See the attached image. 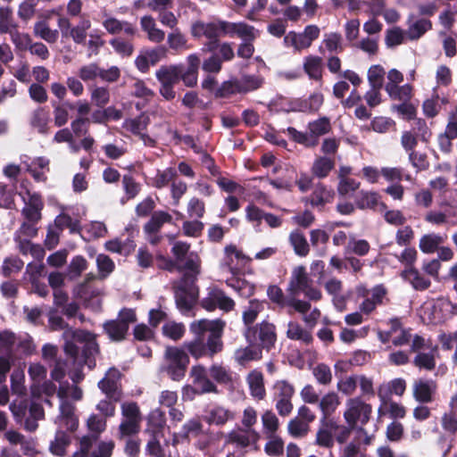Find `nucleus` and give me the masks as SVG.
Wrapping results in <instances>:
<instances>
[{
    "mask_svg": "<svg viewBox=\"0 0 457 457\" xmlns=\"http://www.w3.org/2000/svg\"><path fill=\"white\" fill-rule=\"evenodd\" d=\"M9 34L11 36V40L15 46L16 49L20 51L29 50L33 42L29 34L20 32L16 29H14Z\"/></svg>",
    "mask_w": 457,
    "mask_h": 457,
    "instance_id": "obj_64",
    "label": "nucleus"
},
{
    "mask_svg": "<svg viewBox=\"0 0 457 457\" xmlns=\"http://www.w3.org/2000/svg\"><path fill=\"white\" fill-rule=\"evenodd\" d=\"M208 373L209 371L202 365H195L191 368L190 377L200 394L214 393L217 391L216 386L209 379Z\"/></svg>",
    "mask_w": 457,
    "mask_h": 457,
    "instance_id": "obj_17",
    "label": "nucleus"
},
{
    "mask_svg": "<svg viewBox=\"0 0 457 457\" xmlns=\"http://www.w3.org/2000/svg\"><path fill=\"white\" fill-rule=\"evenodd\" d=\"M225 255L221 262V268L235 275L239 272L251 259L245 256L234 245H228L224 250Z\"/></svg>",
    "mask_w": 457,
    "mask_h": 457,
    "instance_id": "obj_12",
    "label": "nucleus"
},
{
    "mask_svg": "<svg viewBox=\"0 0 457 457\" xmlns=\"http://www.w3.org/2000/svg\"><path fill=\"white\" fill-rule=\"evenodd\" d=\"M204 431V426L199 418L195 417L188 420L181 428L180 436L185 439L191 436L196 437Z\"/></svg>",
    "mask_w": 457,
    "mask_h": 457,
    "instance_id": "obj_47",
    "label": "nucleus"
},
{
    "mask_svg": "<svg viewBox=\"0 0 457 457\" xmlns=\"http://www.w3.org/2000/svg\"><path fill=\"white\" fill-rule=\"evenodd\" d=\"M436 385L430 379H419L413 384V396L420 403H430Z\"/></svg>",
    "mask_w": 457,
    "mask_h": 457,
    "instance_id": "obj_23",
    "label": "nucleus"
},
{
    "mask_svg": "<svg viewBox=\"0 0 457 457\" xmlns=\"http://www.w3.org/2000/svg\"><path fill=\"white\" fill-rule=\"evenodd\" d=\"M198 296V290L192 283L180 282L175 291L176 304L183 314H188Z\"/></svg>",
    "mask_w": 457,
    "mask_h": 457,
    "instance_id": "obj_9",
    "label": "nucleus"
},
{
    "mask_svg": "<svg viewBox=\"0 0 457 457\" xmlns=\"http://www.w3.org/2000/svg\"><path fill=\"white\" fill-rule=\"evenodd\" d=\"M391 324H392L391 330L388 332L387 337H392V343L395 346H401V345H406L407 343H409V341L411 338V335L410 334L409 331L401 329L399 335H395V336L394 335L395 333L397 332V329L400 328L399 320L396 319L392 320Z\"/></svg>",
    "mask_w": 457,
    "mask_h": 457,
    "instance_id": "obj_51",
    "label": "nucleus"
},
{
    "mask_svg": "<svg viewBox=\"0 0 457 457\" xmlns=\"http://www.w3.org/2000/svg\"><path fill=\"white\" fill-rule=\"evenodd\" d=\"M241 93H247L262 87V78L257 75H243L238 79Z\"/></svg>",
    "mask_w": 457,
    "mask_h": 457,
    "instance_id": "obj_57",
    "label": "nucleus"
},
{
    "mask_svg": "<svg viewBox=\"0 0 457 457\" xmlns=\"http://www.w3.org/2000/svg\"><path fill=\"white\" fill-rule=\"evenodd\" d=\"M247 383L251 395L258 400L264 398L266 391L264 388L263 376L260 371L253 370L247 376Z\"/></svg>",
    "mask_w": 457,
    "mask_h": 457,
    "instance_id": "obj_32",
    "label": "nucleus"
},
{
    "mask_svg": "<svg viewBox=\"0 0 457 457\" xmlns=\"http://www.w3.org/2000/svg\"><path fill=\"white\" fill-rule=\"evenodd\" d=\"M289 239L296 254L304 256L308 253L309 245L302 233L294 231L290 234Z\"/></svg>",
    "mask_w": 457,
    "mask_h": 457,
    "instance_id": "obj_62",
    "label": "nucleus"
},
{
    "mask_svg": "<svg viewBox=\"0 0 457 457\" xmlns=\"http://www.w3.org/2000/svg\"><path fill=\"white\" fill-rule=\"evenodd\" d=\"M182 64L162 66L156 71V78L161 84L173 86L180 79Z\"/></svg>",
    "mask_w": 457,
    "mask_h": 457,
    "instance_id": "obj_30",
    "label": "nucleus"
},
{
    "mask_svg": "<svg viewBox=\"0 0 457 457\" xmlns=\"http://www.w3.org/2000/svg\"><path fill=\"white\" fill-rule=\"evenodd\" d=\"M401 277L410 283L415 290L423 291L431 285L430 279L414 267L405 268L401 272Z\"/></svg>",
    "mask_w": 457,
    "mask_h": 457,
    "instance_id": "obj_22",
    "label": "nucleus"
},
{
    "mask_svg": "<svg viewBox=\"0 0 457 457\" xmlns=\"http://www.w3.org/2000/svg\"><path fill=\"white\" fill-rule=\"evenodd\" d=\"M58 429L55 433L54 439L51 441L49 445L50 452L56 456H63L66 453V449L70 445L71 440L70 436L64 431L68 430L66 427H61L59 424Z\"/></svg>",
    "mask_w": 457,
    "mask_h": 457,
    "instance_id": "obj_26",
    "label": "nucleus"
},
{
    "mask_svg": "<svg viewBox=\"0 0 457 457\" xmlns=\"http://www.w3.org/2000/svg\"><path fill=\"white\" fill-rule=\"evenodd\" d=\"M238 37L244 41L253 40L258 33L257 30L253 27L245 22H228L224 21V36Z\"/></svg>",
    "mask_w": 457,
    "mask_h": 457,
    "instance_id": "obj_19",
    "label": "nucleus"
},
{
    "mask_svg": "<svg viewBox=\"0 0 457 457\" xmlns=\"http://www.w3.org/2000/svg\"><path fill=\"white\" fill-rule=\"evenodd\" d=\"M120 371L117 369L112 368L109 369L105 377L98 383V386L102 392L114 402L120 398Z\"/></svg>",
    "mask_w": 457,
    "mask_h": 457,
    "instance_id": "obj_15",
    "label": "nucleus"
},
{
    "mask_svg": "<svg viewBox=\"0 0 457 457\" xmlns=\"http://www.w3.org/2000/svg\"><path fill=\"white\" fill-rule=\"evenodd\" d=\"M319 407L323 414L322 418H328L340 403L338 395L334 392H329L319 400Z\"/></svg>",
    "mask_w": 457,
    "mask_h": 457,
    "instance_id": "obj_44",
    "label": "nucleus"
},
{
    "mask_svg": "<svg viewBox=\"0 0 457 457\" xmlns=\"http://www.w3.org/2000/svg\"><path fill=\"white\" fill-rule=\"evenodd\" d=\"M150 123V118L145 113L133 119H127L123 122V128L136 136L145 132Z\"/></svg>",
    "mask_w": 457,
    "mask_h": 457,
    "instance_id": "obj_37",
    "label": "nucleus"
},
{
    "mask_svg": "<svg viewBox=\"0 0 457 457\" xmlns=\"http://www.w3.org/2000/svg\"><path fill=\"white\" fill-rule=\"evenodd\" d=\"M267 295L270 300L278 306L292 307L295 312L300 313L307 312L311 308V304L308 302L295 298L289 294L287 297H285L282 290L277 286H270L267 290Z\"/></svg>",
    "mask_w": 457,
    "mask_h": 457,
    "instance_id": "obj_10",
    "label": "nucleus"
},
{
    "mask_svg": "<svg viewBox=\"0 0 457 457\" xmlns=\"http://www.w3.org/2000/svg\"><path fill=\"white\" fill-rule=\"evenodd\" d=\"M234 417L231 411L222 406H213L206 411L204 420L210 425L221 426L233 420Z\"/></svg>",
    "mask_w": 457,
    "mask_h": 457,
    "instance_id": "obj_28",
    "label": "nucleus"
},
{
    "mask_svg": "<svg viewBox=\"0 0 457 457\" xmlns=\"http://www.w3.org/2000/svg\"><path fill=\"white\" fill-rule=\"evenodd\" d=\"M405 389V380L400 378H395L388 383L380 385L378 389V395L381 401H384L389 393L401 396L403 395Z\"/></svg>",
    "mask_w": 457,
    "mask_h": 457,
    "instance_id": "obj_33",
    "label": "nucleus"
},
{
    "mask_svg": "<svg viewBox=\"0 0 457 457\" xmlns=\"http://www.w3.org/2000/svg\"><path fill=\"white\" fill-rule=\"evenodd\" d=\"M201 305L209 312L214 311L216 308L229 312L235 307V302L222 290L217 287H210L207 295L202 299Z\"/></svg>",
    "mask_w": 457,
    "mask_h": 457,
    "instance_id": "obj_8",
    "label": "nucleus"
},
{
    "mask_svg": "<svg viewBox=\"0 0 457 457\" xmlns=\"http://www.w3.org/2000/svg\"><path fill=\"white\" fill-rule=\"evenodd\" d=\"M87 266L88 263L83 256H74L68 266L67 275L70 279H75L87 269Z\"/></svg>",
    "mask_w": 457,
    "mask_h": 457,
    "instance_id": "obj_54",
    "label": "nucleus"
},
{
    "mask_svg": "<svg viewBox=\"0 0 457 457\" xmlns=\"http://www.w3.org/2000/svg\"><path fill=\"white\" fill-rule=\"evenodd\" d=\"M122 420L141 422V413L138 405L134 402H127L121 404Z\"/></svg>",
    "mask_w": 457,
    "mask_h": 457,
    "instance_id": "obj_56",
    "label": "nucleus"
},
{
    "mask_svg": "<svg viewBox=\"0 0 457 457\" xmlns=\"http://www.w3.org/2000/svg\"><path fill=\"white\" fill-rule=\"evenodd\" d=\"M251 334L253 336L257 334L258 339L263 348L269 350L271 348L276 340L277 335L275 331V326L268 321H262L255 328H248L245 332V337L249 343H251Z\"/></svg>",
    "mask_w": 457,
    "mask_h": 457,
    "instance_id": "obj_14",
    "label": "nucleus"
},
{
    "mask_svg": "<svg viewBox=\"0 0 457 457\" xmlns=\"http://www.w3.org/2000/svg\"><path fill=\"white\" fill-rule=\"evenodd\" d=\"M331 129L330 120L327 117H321L318 120L309 122L308 131L310 137L319 142V137L328 133Z\"/></svg>",
    "mask_w": 457,
    "mask_h": 457,
    "instance_id": "obj_43",
    "label": "nucleus"
},
{
    "mask_svg": "<svg viewBox=\"0 0 457 457\" xmlns=\"http://www.w3.org/2000/svg\"><path fill=\"white\" fill-rule=\"evenodd\" d=\"M303 69L310 79L320 81L323 75V60L317 55H307L303 58Z\"/></svg>",
    "mask_w": 457,
    "mask_h": 457,
    "instance_id": "obj_24",
    "label": "nucleus"
},
{
    "mask_svg": "<svg viewBox=\"0 0 457 457\" xmlns=\"http://www.w3.org/2000/svg\"><path fill=\"white\" fill-rule=\"evenodd\" d=\"M272 389L277 411L282 417L288 416L293 411L292 397L295 395L293 385L287 380H278Z\"/></svg>",
    "mask_w": 457,
    "mask_h": 457,
    "instance_id": "obj_7",
    "label": "nucleus"
},
{
    "mask_svg": "<svg viewBox=\"0 0 457 457\" xmlns=\"http://www.w3.org/2000/svg\"><path fill=\"white\" fill-rule=\"evenodd\" d=\"M433 307L436 312H442L440 316L434 317L435 321H441L443 320H445L452 316L453 314H455L457 312V305L453 304L447 298L437 299Z\"/></svg>",
    "mask_w": 457,
    "mask_h": 457,
    "instance_id": "obj_45",
    "label": "nucleus"
},
{
    "mask_svg": "<svg viewBox=\"0 0 457 457\" xmlns=\"http://www.w3.org/2000/svg\"><path fill=\"white\" fill-rule=\"evenodd\" d=\"M16 28L10 7H0V33H10Z\"/></svg>",
    "mask_w": 457,
    "mask_h": 457,
    "instance_id": "obj_59",
    "label": "nucleus"
},
{
    "mask_svg": "<svg viewBox=\"0 0 457 457\" xmlns=\"http://www.w3.org/2000/svg\"><path fill=\"white\" fill-rule=\"evenodd\" d=\"M184 262V264H181V270H187V273L181 282L195 284L196 277L200 273L201 260L196 253H189Z\"/></svg>",
    "mask_w": 457,
    "mask_h": 457,
    "instance_id": "obj_27",
    "label": "nucleus"
},
{
    "mask_svg": "<svg viewBox=\"0 0 457 457\" xmlns=\"http://www.w3.org/2000/svg\"><path fill=\"white\" fill-rule=\"evenodd\" d=\"M264 310V303L258 300H251L243 312V321L246 326L253 324L260 312Z\"/></svg>",
    "mask_w": 457,
    "mask_h": 457,
    "instance_id": "obj_48",
    "label": "nucleus"
},
{
    "mask_svg": "<svg viewBox=\"0 0 457 457\" xmlns=\"http://www.w3.org/2000/svg\"><path fill=\"white\" fill-rule=\"evenodd\" d=\"M381 402L382 403L378 409L380 416L388 414L392 419H403L405 416L406 410L402 404L387 401L386 398Z\"/></svg>",
    "mask_w": 457,
    "mask_h": 457,
    "instance_id": "obj_42",
    "label": "nucleus"
},
{
    "mask_svg": "<svg viewBox=\"0 0 457 457\" xmlns=\"http://www.w3.org/2000/svg\"><path fill=\"white\" fill-rule=\"evenodd\" d=\"M62 337L65 340V353L72 358L74 365L78 366L69 372L72 382L77 384L84 378L81 370L82 366L85 364L89 369H92L96 365L92 357L97 353L98 345L94 335L86 330L68 329Z\"/></svg>",
    "mask_w": 457,
    "mask_h": 457,
    "instance_id": "obj_2",
    "label": "nucleus"
},
{
    "mask_svg": "<svg viewBox=\"0 0 457 457\" xmlns=\"http://www.w3.org/2000/svg\"><path fill=\"white\" fill-rule=\"evenodd\" d=\"M140 25L151 42L161 43L164 40L165 32L157 27L155 20L152 16H143L140 19Z\"/></svg>",
    "mask_w": 457,
    "mask_h": 457,
    "instance_id": "obj_29",
    "label": "nucleus"
},
{
    "mask_svg": "<svg viewBox=\"0 0 457 457\" xmlns=\"http://www.w3.org/2000/svg\"><path fill=\"white\" fill-rule=\"evenodd\" d=\"M287 337L289 339L297 340L306 345L312 343L313 339L310 331L303 328L300 324L295 321L288 322Z\"/></svg>",
    "mask_w": 457,
    "mask_h": 457,
    "instance_id": "obj_41",
    "label": "nucleus"
},
{
    "mask_svg": "<svg viewBox=\"0 0 457 457\" xmlns=\"http://www.w3.org/2000/svg\"><path fill=\"white\" fill-rule=\"evenodd\" d=\"M284 45L286 47H293L296 52H301L311 46L303 33L295 31H290L284 37Z\"/></svg>",
    "mask_w": 457,
    "mask_h": 457,
    "instance_id": "obj_46",
    "label": "nucleus"
},
{
    "mask_svg": "<svg viewBox=\"0 0 457 457\" xmlns=\"http://www.w3.org/2000/svg\"><path fill=\"white\" fill-rule=\"evenodd\" d=\"M104 329L108 337L113 341H120L125 338L129 330L127 325L122 321L112 320L104 324Z\"/></svg>",
    "mask_w": 457,
    "mask_h": 457,
    "instance_id": "obj_39",
    "label": "nucleus"
},
{
    "mask_svg": "<svg viewBox=\"0 0 457 457\" xmlns=\"http://www.w3.org/2000/svg\"><path fill=\"white\" fill-rule=\"evenodd\" d=\"M259 437V433L254 428H238L227 435L226 442L240 447H246L256 443Z\"/></svg>",
    "mask_w": 457,
    "mask_h": 457,
    "instance_id": "obj_16",
    "label": "nucleus"
},
{
    "mask_svg": "<svg viewBox=\"0 0 457 457\" xmlns=\"http://www.w3.org/2000/svg\"><path fill=\"white\" fill-rule=\"evenodd\" d=\"M334 168V161L328 157L317 158L312 167V174L318 178H325Z\"/></svg>",
    "mask_w": 457,
    "mask_h": 457,
    "instance_id": "obj_49",
    "label": "nucleus"
},
{
    "mask_svg": "<svg viewBox=\"0 0 457 457\" xmlns=\"http://www.w3.org/2000/svg\"><path fill=\"white\" fill-rule=\"evenodd\" d=\"M370 244L364 239L351 237L345 247V253H355L360 256L366 255L370 251Z\"/></svg>",
    "mask_w": 457,
    "mask_h": 457,
    "instance_id": "obj_58",
    "label": "nucleus"
},
{
    "mask_svg": "<svg viewBox=\"0 0 457 457\" xmlns=\"http://www.w3.org/2000/svg\"><path fill=\"white\" fill-rule=\"evenodd\" d=\"M83 392L76 385H70L69 383L60 384L58 390V397L60 398V414L55 419V424L61 427L64 426L68 431H74L79 425V420L74 413L75 407L71 403L68 399L79 401L82 398Z\"/></svg>",
    "mask_w": 457,
    "mask_h": 457,
    "instance_id": "obj_3",
    "label": "nucleus"
},
{
    "mask_svg": "<svg viewBox=\"0 0 457 457\" xmlns=\"http://www.w3.org/2000/svg\"><path fill=\"white\" fill-rule=\"evenodd\" d=\"M103 17L102 25L110 34L114 35L123 31L128 36H134L137 32L135 26L128 21H120L107 13H104Z\"/></svg>",
    "mask_w": 457,
    "mask_h": 457,
    "instance_id": "obj_20",
    "label": "nucleus"
},
{
    "mask_svg": "<svg viewBox=\"0 0 457 457\" xmlns=\"http://www.w3.org/2000/svg\"><path fill=\"white\" fill-rule=\"evenodd\" d=\"M262 422L266 436L276 435V432L279 427V421L274 412L271 411H266L262 415Z\"/></svg>",
    "mask_w": 457,
    "mask_h": 457,
    "instance_id": "obj_61",
    "label": "nucleus"
},
{
    "mask_svg": "<svg viewBox=\"0 0 457 457\" xmlns=\"http://www.w3.org/2000/svg\"><path fill=\"white\" fill-rule=\"evenodd\" d=\"M235 360L240 365L262 358V349L259 345L250 343L246 347L238 348L234 353Z\"/></svg>",
    "mask_w": 457,
    "mask_h": 457,
    "instance_id": "obj_31",
    "label": "nucleus"
},
{
    "mask_svg": "<svg viewBox=\"0 0 457 457\" xmlns=\"http://www.w3.org/2000/svg\"><path fill=\"white\" fill-rule=\"evenodd\" d=\"M29 411V417L25 420V428L29 431H34L37 428V421L44 418V410L40 404L32 403Z\"/></svg>",
    "mask_w": 457,
    "mask_h": 457,
    "instance_id": "obj_53",
    "label": "nucleus"
},
{
    "mask_svg": "<svg viewBox=\"0 0 457 457\" xmlns=\"http://www.w3.org/2000/svg\"><path fill=\"white\" fill-rule=\"evenodd\" d=\"M177 176V171L174 168H167L163 170H157L155 176L152 178L151 184L156 188H162L166 187Z\"/></svg>",
    "mask_w": 457,
    "mask_h": 457,
    "instance_id": "obj_50",
    "label": "nucleus"
},
{
    "mask_svg": "<svg viewBox=\"0 0 457 457\" xmlns=\"http://www.w3.org/2000/svg\"><path fill=\"white\" fill-rule=\"evenodd\" d=\"M311 284L305 269L298 266L294 269L288 283L287 293L295 298L303 293Z\"/></svg>",
    "mask_w": 457,
    "mask_h": 457,
    "instance_id": "obj_18",
    "label": "nucleus"
},
{
    "mask_svg": "<svg viewBox=\"0 0 457 457\" xmlns=\"http://www.w3.org/2000/svg\"><path fill=\"white\" fill-rule=\"evenodd\" d=\"M339 425L328 418H321L316 433L315 444L320 447L331 448L335 443V436Z\"/></svg>",
    "mask_w": 457,
    "mask_h": 457,
    "instance_id": "obj_13",
    "label": "nucleus"
},
{
    "mask_svg": "<svg viewBox=\"0 0 457 457\" xmlns=\"http://www.w3.org/2000/svg\"><path fill=\"white\" fill-rule=\"evenodd\" d=\"M33 33L49 44H54L58 40L59 32L52 29L46 21H39L34 24Z\"/></svg>",
    "mask_w": 457,
    "mask_h": 457,
    "instance_id": "obj_34",
    "label": "nucleus"
},
{
    "mask_svg": "<svg viewBox=\"0 0 457 457\" xmlns=\"http://www.w3.org/2000/svg\"><path fill=\"white\" fill-rule=\"evenodd\" d=\"M226 322L220 319H201L190 324V331L195 338L184 345L186 350L195 359L213 357L222 351L221 340Z\"/></svg>",
    "mask_w": 457,
    "mask_h": 457,
    "instance_id": "obj_1",
    "label": "nucleus"
},
{
    "mask_svg": "<svg viewBox=\"0 0 457 457\" xmlns=\"http://www.w3.org/2000/svg\"><path fill=\"white\" fill-rule=\"evenodd\" d=\"M24 202L22 215L31 222H37L41 219V210L44 204L41 195L36 192L26 190L20 194Z\"/></svg>",
    "mask_w": 457,
    "mask_h": 457,
    "instance_id": "obj_11",
    "label": "nucleus"
},
{
    "mask_svg": "<svg viewBox=\"0 0 457 457\" xmlns=\"http://www.w3.org/2000/svg\"><path fill=\"white\" fill-rule=\"evenodd\" d=\"M443 243V236L436 233H429L420 237L419 247L422 253L429 254L437 251L439 245Z\"/></svg>",
    "mask_w": 457,
    "mask_h": 457,
    "instance_id": "obj_36",
    "label": "nucleus"
},
{
    "mask_svg": "<svg viewBox=\"0 0 457 457\" xmlns=\"http://www.w3.org/2000/svg\"><path fill=\"white\" fill-rule=\"evenodd\" d=\"M189 363L187 353L178 347H167L164 353L163 370L174 381L181 380Z\"/></svg>",
    "mask_w": 457,
    "mask_h": 457,
    "instance_id": "obj_4",
    "label": "nucleus"
},
{
    "mask_svg": "<svg viewBox=\"0 0 457 457\" xmlns=\"http://www.w3.org/2000/svg\"><path fill=\"white\" fill-rule=\"evenodd\" d=\"M25 374L23 370L16 369L11 375V389L12 392L19 396H24L27 389L24 385Z\"/></svg>",
    "mask_w": 457,
    "mask_h": 457,
    "instance_id": "obj_52",
    "label": "nucleus"
},
{
    "mask_svg": "<svg viewBox=\"0 0 457 457\" xmlns=\"http://www.w3.org/2000/svg\"><path fill=\"white\" fill-rule=\"evenodd\" d=\"M386 291L381 285L374 287L370 290V296L364 298L362 303L359 306V310L363 314H370L376 307L382 303L383 298L385 297Z\"/></svg>",
    "mask_w": 457,
    "mask_h": 457,
    "instance_id": "obj_25",
    "label": "nucleus"
},
{
    "mask_svg": "<svg viewBox=\"0 0 457 457\" xmlns=\"http://www.w3.org/2000/svg\"><path fill=\"white\" fill-rule=\"evenodd\" d=\"M333 196L334 193L331 189L322 184H318L310 196L309 202L312 206L322 207L327 203H329Z\"/></svg>",
    "mask_w": 457,
    "mask_h": 457,
    "instance_id": "obj_35",
    "label": "nucleus"
},
{
    "mask_svg": "<svg viewBox=\"0 0 457 457\" xmlns=\"http://www.w3.org/2000/svg\"><path fill=\"white\" fill-rule=\"evenodd\" d=\"M432 24L429 20L420 19L411 23L408 29L407 35L410 39H418L424 33L429 30Z\"/></svg>",
    "mask_w": 457,
    "mask_h": 457,
    "instance_id": "obj_55",
    "label": "nucleus"
},
{
    "mask_svg": "<svg viewBox=\"0 0 457 457\" xmlns=\"http://www.w3.org/2000/svg\"><path fill=\"white\" fill-rule=\"evenodd\" d=\"M171 219V216L166 212H155L145 225L144 230L147 235L158 233L162 226L166 222H170Z\"/></svg>",
    "mask_w": 457,
    "mask_h": 457,
    "instance_id": "obj_40",
    "label": "nucleus"
},
{
    "mask_svg": "<svg viewBox=\"0 0 457 457\" xmlns=\"http://www.w3.org/2000/svg\"><path fill=\"white\" fill-rule=\"evenodd\" d=\"M287 431L294 437H304L310 431V426L295 417L287 424Z\"/></svg>",
    "mask_w": 457,
    "mask_h": 457,
    "instance_id": "obj_63",
    "label": "nucleus"
},
{
    "mask_svg": "<svg viewBox=\"0 0 457 457\" xmlns=\"http://www.w3.org/2000/svg\"><path fill=\"white\" fill-rule=\"evenodd\" d=\"M272 109L276 112H303L302 99H287L279 97L273 101L271 104Z\"/></svg>",
    "mask_w": 457,
    "mask_h": 457,
    "instance_id": "obj_38",
    "label": "nucleus"
},
{
    "mask_svg": "<svg viewBox=\"0 0 457 457\" xmlns=\"http://www.w3.org/2000/svg\"><path fill=\"white\" fill-rule=\"evenodd\" d=\"M29 126L41 135H47L50 130L49 112L44 107H37L29 116Z\"/></svg>",
    "mask_w": 457,
    "mask_h": 457,
    "instance_id": "obj_21",
    "label": "nucleus"
},
{
    "mask_svg": "<svg viewBox=\"0 0 457 457\" xmlns=\"http://www.w3.org/2000/svg\"><path fill=\"white\" fill-rule=\"evenodd\" d=\"M372 407L361 397L350 398L345 403L344 418L352 428L358 425L364 426L370 418Z\"/></svg>",
    "mask_w": 457,
    "mask_h": 457,
    "instance_id": "obj_6",
    "label": "nucleus"
},
{
    "mask_svg": "<svg viewBox=\"0 0 457 457\" xmlns=\"http://www.w3.org/2000/svg\"><path fill=\"white\" fill-rule=\"evenodd\" d=\"M190 32L193 37H204L210 41L205 45L208 51H213L218 47V37L224 36V21L204 22L195 21L191 24Z\"/></svg>",
    "mask_w": 457,
    "mask_h": 457,
    "instance_id": "obj_5",
    "label": "nucleus"
},
{
    "mask_svg": "<svg viewBox=\"0 0 457 457\" xmlns=\"http://www.w3.org/2000/svg\"><path fill=\"white\" fill-rule=\"evenodd\" d=\"M185 331V326L179 322L168 321L162 326V334L174 341L180 339Z\"/></svg>",
    "mask_w": 457,
    "mask_h": 457,
    "instance_id": "obj_60",
    "label": "nucleus"
}]
</instances>
